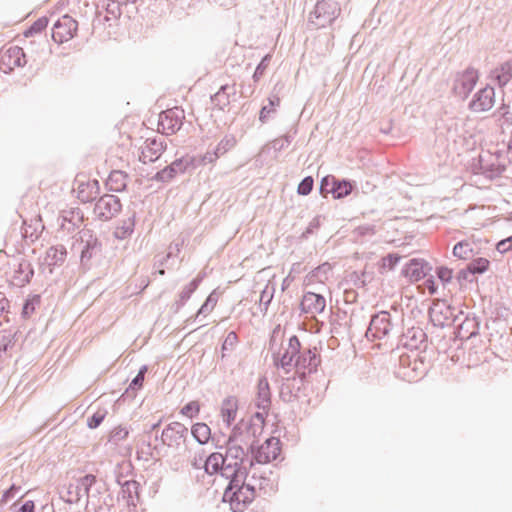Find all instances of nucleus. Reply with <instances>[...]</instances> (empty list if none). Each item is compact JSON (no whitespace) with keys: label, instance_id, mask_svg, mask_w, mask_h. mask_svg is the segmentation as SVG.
<instances>
[{"label":"nucleus","instance_id":"a19ab883","mask_svg":"<svg viewBox=\"0 0 512 512\" xmlns=\"http://www.w3.org/2000/svg\"><path fill=\"white\" fill-rule=\"evenodd\" d=\"M479 163L482 174L490 179L501 176L502 173L506 170V166L504 164H500L498 161L489 163L480 158Z\"/></svg>","mask_w":512,"mask_h":512},{"label":"nucleus","instance_id":"f03ea898","mask_svg":"<svg viewBox=\"0 0 512 512\" xmlns=\"http://www.w3.org/2000/svg\"><path fill=\"white\" fill-rule=\"evenodd\" d=\"M255 497V487L245 483L235 488H233V486H226L223 492L222 502L228 503L232 512H244Z\"/></svg>","mask_w":512,"mask_h":512},{"label":"nucleus","instance_id":"0eeeda50","mask_svg":"<svg viewBox=\"0 0 512 512\" xmlns=\"http://www.w3.org/2000/svg\"><path fill=\"white\" fill-rule=\"evenodd\" d=\"M241 426L233 427L230 435L224 441L225 444V459L227 461L229 459L234 460V462H241L242 465H245V462H248V440L242 438V433L240 432Z\"/></svg>","mask_w":512,"mask_h":512},{"label":"nucleus","instance_id":"052dcab7","mask_svg":"<svg viewBox=\"0 0 512 512\" xmlns=\"http://www.w3.org/2000/svg\"><path fill=\"white\" fill-rule=\"evenodd\" d=\"M271 58H272V56L270 54H266L265 56L262 57V59L256 66V69L252 76L254 82H258L261 79V77L264 75L267 67L270 64Z\"/></svg>","mask_w":512,"mask_h":512},{"label":"nucleus","instance_id":"5fc2aeb1","mask_svg":"<svg viewBox=\"0 0 512 512\" xmlns=\"http://www.w3.org/2000/svg\"><path fill=\"white\" fill-rule=\"evenodd\" d=\"M467 266L474 275L485 273L490 267V261L483 257L473 259Z\"/></svg>","mask_w":512,"mask_h":512},{"label":"nucleus","instance_id":"ddd939ff","mask_svg":"<svg viewBox=\"0 0 512 512\" xmlns=\"http://www.w3.org/2000/svg\"><path fill=\"white\" fill-rule=\"evenodd\" d=\"M26 62L25 52L19 46H10L0 52L1 71L5 74H10L15 67H23Z\"/></svg>","mask_w":512,"mask_h":512},{"label":"nucleus","instance_id":"864d4df0","mask_svg":"<svg viewBox=\"0 0 512 512\" xmlns=\"http://www.w3.org/2000/svg\"><path fill=\"white\" fill-rule=\"evenodd\" d=\"M238 335L235 331H230L225 337L222 345H221V358L224 359L226 357L227 351H232L236 347L238 343Z\"/></svg>","mask_w":512,"mask_h":512},{"label":"nucleus","instance_id":"79ce46f5","mask_svg":"<svg viewBox=\"0 0 512 512\" xmlns=\"http://www.w3.org/2000/svg\"><path fill=\"white\" fill-rule=\"evenodd\" d=\"M136 213L133 212L131 216L123 220L121 225L117 226L114 231V237L119 240H124L131 236L135 228Z\"/></svg>","mask_w":512,"mask_h":512},{"label":"nucleus","instance_id":"cd10ccee","mask_svg":"<svg viewBox=\"0 0 512 512\" xmlns=\"http://www.w3.org/2000/svg\"><path fill=\"white\" fill-rule=\"evenodd\" d=\"M82 477L76 480L75 483L69 484L68 487L63 488L59 494L60 498L57 504H60L61 502L67 503V504H73L80 501V499L83 497V490H82Z\"/></svg>","mask_w":512,"mask_h":512},{"label":"nucleus","instance_id":"6e6552de","mask_svg":"<svg viewBox=\"0 0 512 512\" xmlns=\"http://www.w3.org/2000/svg\"><path fill=\"white\" fill-rule=\"evenodd\" d=\"M80 238L83 243V248L80 254V263L84 269H90L92 259L101 256L103 245L99 238L90 229L82 230Z\"/></svg>","mask_w":512,"mask_h":512},{"label":"nucleus","instance_id":"b1692460","mask_svg":"<svg viewBox=\"0 0 512 512\" xmlns=\"http://www.w3.org/2000/svg\"><path fill=\"white\" fill-rule=\"evenodd\" d=\"M453 310L454 308H452L450 305V329H453V342L456 343L457 340L469 339L472 335H474V332H470L467 329H464V326L470 323V321H467L466 317L464 319L461 317L463 315L462 312H460L459 315H454Z\"/></svg>","mask_w":512,"mask_h":512},{"label":"nucleus","instance_id":"a878e982","mask_svg":"<svg viewBox=\"0 0 512 512\" xmlns=\"http://www.w3.org/2000/svg\"><path fill=\"white\" fill-rule=\"evenodd\" d=\"M236 94L235 85H221L218 91L210 96V100L215 108L224 111L230 104V97Z\"/></svg>","mask_w":512,"mask_h":512},{"label":"nucleus","instance_id":"473e14b6","mask_svg":"<svg viewBox=\"0 0 512 512\" xmlns=\"http://www.w3.org/2000/svg\"><path fill=\"white\" fill-rule=\"evenodd\" d=\"M238 410V400L235 396H228L222 401L221 416L227 427L235 421Z\"/></svg>","mask_w":512,"mask_h":512},{"label":"nucleus","instance_id":"c9c22d12","mask_svg":"<svg viewBox=\"0 0 512 512\" xmlns=\"http://www.w3.org/2000/svg\"><path fill=\"white\" fill-rule=\"evenodd\" d=\"M356 188V182L350 179L335 178L334 186L332 189V196L334 199H342L347 197Z\"/></svg>","mask_w":512,"mask_h":512},{"label":"nucleus","instance_id":"de8ad7c7","mask_svg":"<svg viewBox=\"0 0 512 512\" xmlns=\"http://www.w3.org/2000/svg\"><path fill=\"white\" fill-rule=\"evenodd\" d=\"M296 133H297V129L295 128L293 133L288 132L285 135H283L282 137L274 139L273 141L270 142L271 148L275 152L282 151L285 147H287L293 141L294 136L296 135ZM267 148L270 149L269 145H265L262 148V151L264 152Z\"/></svg>","mask_w":512,"mask_h":512},{"label":"nucleus","instance_id":"f8f14e48","mask_svg":"<svg viewBox=\"0 0 512 512\" xmlns=\"http://www.w3.org/2000/svg\"><path fill=\"white\" fill-rule=\"evenodd\" d=\"M122 209L118 196L104 194L99 197L94 206V214L101 221H108L115 217Z\"/></svg>","mask_w":512,"mask_h":512},{"label":"nucleus","instance_id":"338daca9","mask_svg":"<svg viewBox=\"0 0 512 512\" xmlns=\"http://www.w3.org/2000/svg\"><path fill=\"white\" fill-rule=\"evenodd\" d=\"M191 157H193L194 160H195V169L200 167L201 165H205V164H208V163H213V162H215L219 158L214 150H211V151L208 150L201 157H197V156H194V155H191Z\"/></svg>","mask_w":512,"mask_h":512},{"label":"nucleus","instance_id":"0e129e2a","mask_svg":"<svg viewBox=\"0 0 512 512\" xmlns=\"http://www.w3.org/2000/svg\"><path fill=\"white\" fill-rule=\"evenodd\" d=\"M314 187V179L312 176H306L304 177L297 187V193L301 196H307L309 195Z\"/></svg>","mask_w":512,"mask_h":512},{"label":"nucleus","instance_id":"13d9d810","mask_svg":"<svg viewBox=\"0 0 512 512\" xmlns=\"http://www.w3.org/2000/svg\"><path fill=\"white\" fill-rule=\"evenodd\" d=\"M321 224H322V216L321 215L315 216L310 221V223L308 224L306 229L300 235V237H299L300 240H307L311 235H314L321 227Z\"/></svg>","mask_w":512,"mask_h":512},{"label":"nucleus","instance_id":"412c9836","mask_svg":"<svg viewBox=\"0 0 512 512\" xmlns=\"http://www.w3.org/2000/svg\"><path fill=\"white\" fill-rule=\"evenodd\" d=\"M326 307V300L321 294L306 292L300 302V310L305 314H320Z\"/></svg>","mask_w":512,"mask_h":512},{"label":"nucleus","instance_id":"a18cd8bd","mask_svg":"<svg viewBox=\"0 0 512 512\" xmlns=\"http://www.w3.org/2000/svg\"><path fill=\"white\" fill-rule=\"evenodd\" d=\"M148 371L147 365H142L138 370L137 375L132 379L125 393L127 396H134L136 391L140 390L143 387L145 374Z\"/></svg>","mask_w":512,"mask_h":512},{"label":"nucleus","instance_id":"37998d69","mask_svg":"<svg viewBox=\"0 0 512 512\" xmlns=\"http://www.w3.org/2000/svg\"><path fill=\"white\" fill-rule=\"evenodd\" d=\"M452 254L457 259L468 260L473 258L475 252L471 242L462 240L454 245Z\"/></svg>","mask_w":512,"mask_h":512},{"label":"nucleus","instance_id":"2f4dec72","mask_svg":"<svg viewBox=\"0 0 512 512\" xmlns=\"http://www.w3.org/2000/svg\"><path fill=\"white\" fill-rule=\"evenodd\" d=\"M280 102V97L277 94H271L267 98V104H263L259 111V121L262 124L267 123L275 117L277 108L280 106Z\"/></svg>","mask_w":512,"mask_h":512},{"label":"nucleus","instance_id":"c85d7f7f","mask_svg":"<svg viewBox=\"0 0 512 512\" xmlns=\"http://www.w3.org/2000/svg\"><path fill=\"white\" fill-rule=\"evenodd\" d=\"M33 276L34 269L32 264L28 260L23 259L19 262L17 269H15L13 276L14 284L23 287L30 283Z\"/></svg>","mask_w":512,"mask_h":512},{"label":"nucleus","instance_id":"58836bf2","mask_svg":"<svg viewBox=\"0 0 512 512\" xmlns=\"http://www.w3.org/2000/svg\"><path fill=\"white\" fill-rule=\"evenodd\" d=\"M191 435L197 443L204 445L212 438L210 427L204 422H197L191 427Z\"/></svg>","mask_w":512,"mask_h":512},{"label":"nucleus","instance_id":"6e6d98bb","mask_svg":"<svg viewBox=\"0 0 512 512\" xmlns=\"http://www.w3.org/2000/svg\"><path fill=\"white\" fill-rule=\"evenodd\" d=\"M274 296V288L269 289L268 285L261 291L259 298L260 311L265 314Z\"/></svg>","mask_w":512,"mask_h":512},{"label":"nucleus","instance_id":"c03bdc74","mask_svg":"<svg viewBox=\"0 0 512 512\" xmlns=\"http://www.w3.org/2000/svg\"><path fill=\"white\" fill-rule=\"evenodd\" d=\"M218 301V293L216 290H213L206 298L204 303L200 306L195 316H192L186 320L187 323H190L192 321H195L199 316L201 315H207L209 314Z\"/></svg>","mask_w":512,"mask_h":512},{"label":"nucleus","instance_id":"4c0bfd02","mask_svg":"<svg viewBox=\"0 0 512 512\" xmlns=\"http://www.w3.org/2000/svg\"><path fill=\"white\" fill-rule=\"evenodd\" d=\"M227 462L224 455L220 452L211 453L205 460L204 469L205 472L213 475L220 473L223 468V464Z\"/></svg>","mask_w":512,"mask_h":512},{"label":"nucleus","instance_id":"4468645a","mask_svg":"<svg viewBox=\"0 0 512 512\" xmlns=\"http://www.w3.org/2000/svg\"><path fill=\"white\" fill-rule=\"evenodd\" d=\"M320 363L321 358L320 355L316 352V348L313 350L309 348L304 351H299V354L295 359L294 366L298 371L303 370V372L300 373V378L302 381H304L307 374L310 375L317 371Z\"/></svg>","mask_w":512,"mask_h":512},{"label":"nucleus","instance_id":"bb28decb","mask_svg":"<svg viewBox=\"0 0 512 512\" xmlns=\"http://www.w3.org/2000/svg\"><path fill=\"white\" fill-rule=\"evenodd\" d=\"M425 338L426 334L421 328L413 327L408 329L407 332L402 335L400 343L410 350H418L421 349Z\"/></svg>","mask_w":512,"mask_h":512},{"label":"nucleus","instance_id":"7ed1b4c3","mask_svg":"<svg viewBox=\"0 0 512 512\" xmlns=\"http://www.w3.org/2000/svg\"><path fill=\"white\" fill-rule=\"evenodd\" d=\"M341 14V7L333 0H319L310 13L308 22L315 28H324L332 25Z\"/></svg>","mask_w":512,"mask_h":512},{"label":"nucleus","instance_id":"09e8293b","mask_svg":"<svg viewBox=\"0 0 512 512\" xmlns=\"http://www.w3.org/2000/svg\"><path fill=\"white\" fill-rule=\"evenodd\" d=\"M14 335H3L0 341V363L11 358L12 349L15 347Z\"/></svg>","mask_w":512,"mask_h":512},{"label":"nucleus","instance_id":"e433bc0d","mask_svg":"<svg viewBox=\"0 0 512 512\" xmlns=\"http://www.w3.org/2000/svg\"><path fill=\"white\" fill-rule=\"evenodd\" d=\"M491 76L500 87H504L512 79V60H508L494 69Z\"/></svg>","mask_w":512,"mask_h":512},{"label":"nucleus","instance_id":"c756f323","mask_svg":"<svg viewBox=\"0 0 512 512\" xmlns=\"http://www.w3.org/2000/svg\"><path fill=\"white\" fill-rule=\"evenodd\" d=\"M145 144L142 154L143 158H148L149 162H155L166 148L164 142L157 137L147 138ZM143 162L145 163L146 160H143Z\"/></svg>","mask_w":512,"mask_h":512},{"label":"nucleus","instance_id":"20e7f679","mask_svg":"<svg viewBox=\"0 0 512 512\" xmlns=\"http://www.w3.org/2000/svg\"><path fill=\"white\" fill-rule=\"evenodd\" d=\"M257 442V440H252L251 443L248 444V452L252 457V459L248 461L250 467L253 465L254 461L259 464H264L278 458L281 451L279 438L269 437L262 445H257Z\"/></svg>","mask_w":512,"mask_h":512},{"label":"nucleus","instance_id":"dca6fc26","mask_svg":"<svg viewBox=\"0 0 512 512\" xmlns=\"http://www.w3.org/2000/svg\"><path fill=\"white\" fill-rule=\"evenodd\" d=\"M120 485V491L117 496L118 504L123 506L136 508L140 495V483L136 480H125L124 482L118 481Z\"/></svg>","mask_w":512,"mask_h":512},{"label":"nucleus","instance_id":"1a4fd4ad","mask_svg":"<svg viewBox=\"0 0 512 512\" xmlns=\"http://www.w3.org/2000/svg\"><path fill=\"white\" fill-rule=\"evenodd\" d=\"M188 434V428L184 424L178 421L171 422L160 433V447L167 446L174 450H179L185 444Z\"/></svg>","mask_w":512,"mask_h":512},{"label":"nucleus","instance_id":"bf43d9fd","mask_svg":"<svg viewBox=\"0 0 512 512\" xmlns=\"http://www.w3.org/2000/svg\"><path fill=\"white\" fill-rule=\"evenodd\" d=\"M40 304V295H33L31 298L25 300L22 307V317L27 319L29 318L35 311L37 305Z\"/></svg>","mask_w":512,"mask_h":512},{"label":"nucleus","instance_id":"393cba45","mask_svg":"<svg viewBox=\"0 0 512 512\" xmlns=\"http://www.w3.org/2000/svg\"><path fill=\"white\" fill-rule=\"evenodd\" d=\"M255 406L263 411H269L270 409L271 391L268 379L265 376L260 377L258 380Z\"/></svg>","mask_w":512,"mask_h":512},{"label":"nucleus","instance_id":"ea45409f","mask_svg":"<svg viewBox=\"0 0 512 512\" xmlns=\"http://www.w3.org/2000/svg\"><path fill=\"white\" fill-rule=\"evenodd\" d=\"M67 256L66 248L63 245L50 247L46 252V261L49 266H60Z\"/></svg>","mask_w":512,"mask_h":512},{"label":"nucleus","instance_id":"e2e57ef3","mask_svg":"<svg viewBox=\"0 0 512 512\" xmlns=\"http://www.w3.org/2000/svg\"><path fill=\"white\" fill-rule=\"evenodd\" d=\"M106 415H107V411L105 409H98L95 413H93L90 417H88L87 426L90 429L98 428L101 425V423L104 421Z\"/></svg>","mask_w":512,"mask_h":512},{"label":"nucleus","instance_id":"5701e85b","mask_svg":"<svg viewBox=\"0 0 512 512\" xmlns=\"http://www.w3.org/2000/svg\"><path fill=\"white\" fill-rule=\"evenodd\" d=\"M453 310L454 308H452L450 305V329H453V342L456 343L457 340L469 339L472 335H474V332H470L467 329H464V326L470 323V321H467L466 317L464 319L461 317L463 315L462 312H460L459 315H454Z\"/></svg>","mask_w":512,"mask_h":512},{"label":"nucleus","instance_id":"7c9ffc66","mask_svg":"<svg viewBox=\"0 0 512 512\" xmlns=\"http://www.w3.org/2000/svg\"><path fill=\"white\" fill-rule=\"evenodd\" d=\"M128 174L121 170H113L110 172L105 186L112 192H123L127 188Z\"/></svg>","mask_w":512,"mask_h":512},{"label":"nucleus","instance_id":"423d86ee","mask_svg":"<svg viewBox=\"0 0 512 512\" xmlns=\"http://www.w3.org/2000/svg\"><path fill=\"white\" fill-rule=\"evenodd\" d=\"M83 496H86V508L92 507L95 512H103L100 495L107 492L105 481L97 479L93 474H86L82 477Z\"/></svg>","mask_w":512,"mask_h":512},{"label":"nucleus","instance_id":"2eb2a0df","mask_svg":"<svg viewBox=\"0 0 512 512\" xmlns=\"http://www.w3.org/2000/svg\"><path fill=\"white\" fill-rule=\"evenodd\" d=\"M432 266L422 258H411L403 266L401 274L406 277L409 282H418L429 275Z\"/></svg>","mask_w":512,"mask_h":512},{"label":"nucleus","instance_id":"3c124183","mask_svg":"<svg viewBox=\"0 0 512 512\" xmlns=\"http://www.w3.org/2000/svg\"><path fill=\"white\" fill-rule=\"evenodd\" d=\"M48 23L49 20L46 16L38 18L24 31V36L31 37L35 34H40L47 28Z\"/></svg>","mask_w":512,"mask_h":512},{"label":"nucleus","instance_id":"9b49d317","mask_svg":"<svg viewBox=\"0 0 512 512\" xmlns=\"http://www.w3.org/2000/svg\"><path fill=\"white\" fill-rule=\"evenodd\" d=\"M478 78V71L471 67L456 73L452 88L453 94L461 100L466 99L474 89Z\"/></svg>","mask_w":512,"mask_h":512},{"label":"nucleus","instance_id":"aec40b11","mask_svg":"<svg viewBox=\"0 0 512 512\" xmlns=\"http://www.w3.org/2000/svg\"><path fill=\"white\" fill-rule=\"evenodd\" d=\"M61 230L73 233L84 221V213L78 207L63 210L59 217Z\"/></svg>","mask_w":512,"mask_h":512},{"label":"nucleus","instance_id":"4be33fe9","mask_svg":"<svg viewBox=\"0 0 512 512\" xmlns=\"http://www.w3.org/2000/svg\"><path fill=\"white\" fill-rule=\"evenodd\" d=\"M300 349L301 343L299 338L296 335H292L288 341V348L284 351V353L278 358L273 355L275 365L283 369L291 366L293 363H295V359L299 354Z\"/></svg>","mask_w":512,"mask_h":512},{"label":"nucleus","instance_id":"6ab92c4d","mask_svg":"<svg viewBox=\"0 0 512 512\" xmlns=\"http://www.w3.org/2000/svg\"><path fill=\"white\" fill-rule=\"evenodd\" d=\"M182 118H184L183 110H166L159 114V125L167 134H174L182 127Z\"/></svg>","mask_w":512,"mask_h":512},{"label":"nucleus","instance_id":"774afa93","mask_svg":"<svg viewBox=\"0 0 512 512\" xmlns=\"http://www.w3.org/2000/svg\"><path fill=\"white\" fill-rule=\"evenodd\" d=\"M335 178L333 175H326L320 180L319 191L322 195L331 194Z\"/></svg>","mask_w":512,"mask_h":512},{"label":"nucleus","instance_id":"f704fd0d","mask_svg":"<svg viewBox=\"0 0 512 512\" xmlns=\"http://www.w3.org/2000/svg\"><path fill=\"white\" fill-rule=\"evenodd\" d=\"M241 426L240 432L242 433V438L248 440V444L251 443L252 440H257V437L262 433L263 426L259 423L253 421H246L242 419L239 421L234 427Z\"/></svg>","mask_w":512,"mask_h":512},{"label":"nucleus","instance_id":"f257e3e1","mask_svg":"<svg viewBox=\"0 0 512 512\" xmlns=\"http://www.w3.org/2000/svg\"><path fill=\"white\" fill-rule=\"evenodd\" d=\"M429 319L434 330L431 332V344L438 356L434 362L442 365L448 360V340L444 331L448 320V303L445 299H435L429 309Z\"/></svg>","mask_w":512,"mask_h":512},{"label":"nucleus","instance_id":"9d476101","mask_svg":"<svg viewBox=\"0 0 512 512\" xmlns=\"http://www.w3.org/2000/svg\"><path fill=\"white\" fill-rule=\"evenodd\" d=\"M392 329L391 314L386 310H382L371 316L365 335L368 340H381L388 337Z\"/></svg>","mask_w":512,"mask_h":512},{"label":"nucleus","instance_id":"a211bd4d","mask_svg":"<svg viewBox=\"0 0 512 512\" xmlns=\"http://www.w3.org/2000/svg\"><path fill=\"white\" fill-rule=\"evenodd\" d=\"M78 29V23L69 15H64L53 25V39L56 42H63L72 38Z\"/></svg>","mask_w":512,"mask_h":512},{"label":"nucleus","instance_id":"8fccbe9b","mask_svg":"<svg viewBox=\"0 0 512 512\" xmlns=\"http://www.w3.org/2000/svg\"><path fill=\"white\" fill-rule=\"evenodd\" d=\"M248 474L249 470L246 465L238 468L237 471L232 474V476L226 478L228 480L227 486H233V488H235L239 485L245 484Z\"/></svg>","mask_w":512,"mask_h":512},{"label":"nucleus","instance_id":"603ef678","mask_svg":"<svg viewBox=\"0 0 512 512\" xmlns=\"http://www.w3.org/2000/svg\"><path fill=\"white\" fill-rule=\"evenodd\" d=\"M236 145V139L233 135H226L213 149L218 157L224 155Z\"/></svg>","mask_w":512,"mask_h":512},{"label":"nucleus","instance_id":"680f3d73","mask_svg":"<svg viewBox=\"0 0 512 512\" xmlns=\"http://www.w3.org/2000/svg\"><path fill=\"white\" fill-rule=\"evenodd\" d=\"M180 413L183 416H186L190 419H193L197 417L200 413V404L198 401H190L187 404H185L181 410Z\"/></svg>","mask_w":512,"mask_h":512},{"label":"nucleus","instance_id":"39448f33","mask_svg":"<svg viewBox=\"0 0 512 512\" xmlns=\"http://www.w3.org/2000/svg\"><path fill=\"white\" fill-rule=\"evenodd\" d=\"M195 170V160L191 155L186 154L180 158H176L169 165L156 172L151 181L158 183H169L179 174L191 173Z\"/></svg>","mask_w":512,"mask_h":512},{"label":"nucleus","instance_id":"72a5a7b5","mask_svg":"<svg viewBox=\"0 0 512 512\" xmlns=\"http://www.w3.org/2000/svg\"><path fill=\"white\" fill-rule=\"evenodd\" d=\"M444 130L445 127H442L438 123L436 124L434 152L440 159L443 160V164H445L448 159V143Z\"/></svg>","mask_w":512,"mask_h":512},{"label":"nucleus","instance_id":"49530a36","mask_svg":"<svg viewBox=\"0 0 512 512\" xmlns=\"http://www.w3.org/2000/svg\"><path fill=\"white\" fill-rule=\"evenodd\" d=\"M204 277L205 273H199L193 280L184 286L178 299L186 303L191 298L192 294L198 289Z\"/></svg>","mask_w":512,"mask_h":512},{"label":"nucleus","instance_id":"69168bd1","mask_svg":"<svg viewBox=\"0 0 512 512\" xmlns=\"http://www.w3.org/2000/svg\"><path fill=\"white\" fill-rule=\"evenodd\" d=\"M129 431L124 426H118L111 430L109 434V442L113 444H118L119 441L127 438Z\"/></svg>","mask_w":512,"mask_h":512},{"label":"nucleus","instance_id":"4d7b16f0","mask_svg":"<svg viewBox=\"0 0 512 512\" xmlns=\"http://www.w3.org/2000/svg\"><path fill=\"white\" fill-rule=\"evenodd\" d=\"M107 15L104 21H109L111 16L115 19H119L122 15L121 3L117 0H109L105 6Z\"/></svg>","mask_w":512,"mask_h":512},{"label":"nucleus","instance_id":"f3484780","mask_svg":"<svg viewBox=\"0 0 512 512\" xmlns=\"http://www.w3.org/2000/svg\"><path fill=\"white\" fill-rule=\"evenodd\" d=\"M495 102V89L487 85L477 91L469 102V109L473 112H484L490 110Z\"/></svg>","mask_w":512,"mask_h":512}]
</instances>
